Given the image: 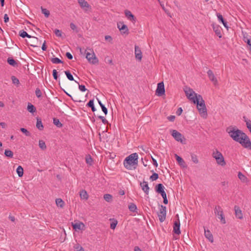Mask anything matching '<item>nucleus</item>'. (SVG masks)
Segmentation results:
<instances>
[{
	"label": "nucleus",
	"instance_id": "obj_1",
	"mask_svg": "<svg viewBox=\"0 0 251 251\" xmlns=\"http://www.w3.org/2000/svg\"><path fill=\"white\" fill-rule=\"evenodd\" d=\"M226 131L234 141L239 143L244 148L251 150V142L246 133L232 126L227 127Z\"/></svg>",
	"mask_w": 251,
	"mask_h": 251
},
{
	"label": "nucleus",
	"instance_id": "obj_2",
	"mask_svg": "<svg viewBox=\"0 0 251 251\" xmlns=\"http://www.w3.org/2000/svg\"><path fill=\"white\" fill-rule=\"evenodd\" d=\"M195 104H197V107L201 116L203 118H206L207 116V109L204 101L201 95H198V100L195 101Z\"/></svg>",
	"mask_w": 251,
	"mask_h": 251
},
{
	"label": "nucleus",
	"instance_id": "obj_3",
	"mask_svg": "<svg viewBox=\"0 0 251 251\" xmlns=\"http://www.w3.org/2000/svg\"><path fill=\"white\" fill-rule=\"evenodd\" d=\"M138 155L137 153H133L126 158L124 161V165L127 169H131V166L137 165L138 163Z\"/></svg>",
	"mask_w": 251,
	"mask_h": 251
},
{
	"label": "nucleus",
	"instance_id": "obj_4",
	"mask_svg": "<svg viewBox=\"0 0 251 251\" xmlns=\"http://www.w3.org/2000/svg\"><path fill=\"white\" fill-rule=\"evenodd\" d=\"M85 54L86 57L89 62L94 64L98 62L99 60L92 49L87 48L85 50Z\"/></svg>",
	"mask_w": 251,
	"mask_h": 251
},
{
	"label": "nucleus",
	"instance_id": "obj_5",
	"mask_svg": "<svg viewBox=\"0 0 251 251\" xmlns=\"http://www.w3.org/2000/svg\"><path fill=\"white\" fill-rule=\"evenodd\" d=\"M214 213L218 218L220 219L221 222L222 224H226V221L223 213V210L221 207L219 205L216 206L214 208Z\"/></svg>",
	"mask_w": 251,
	"mask_h": 251
},
{
	"label": "nucleus",
	"instance_id": "obj_6",
	"mask_svg": "<svg viewBox=\"0 0 251 251\" xmlns=\"http://www.w3.org/2000/svg\"><path fill=\"white\" fill-rule=\"evenodd\" d=\"M166 216V207L162 205H161V208L158 213V216L160 222H163L165 221Z\"/></svg>",
	"mask_w": 251,
	"mask_h": 251
},
{
	"label": "nucleus",
	"instance_id": "obj_7",
	"mask_svg": "<svg viewBox=\"0 0 251 251\" xmlns=\"http://www.w3.org/2000/svg\"><path fill=\"white\" fill-rule=\"evenodd\" d=\"M172 135L175 139V140L178 142L182 143V139H184V137L182 135L176 130H172Z\"/></svg>",
	"mask_w": 251,
	"mask_h": 251
},
{
	"label": "nucleus",
	"instance_id": "obj_8",
	"mask_svg": "<svg viewBox=\"0 0 251 251\" xmlns=\"http://www.w3.org/2000/svg\"><path fill=\"white\" fill-rule=\"evenodd\" d=\"M165 90L164 83L163 82H159L157 84L156 93L159 96H161L165 94Z\"/></svg>",
	"mask_w": 251,
	"mask_h": 251
},
{
	"label": "nucleus",
	"instance_id": "obj_9",
	"mask_svg": "<svg viewBox=\"0 0 251 251\" xmlns=\"http://www.w3.org/2000/svg\"><path fill=\"white\" fill-rule=\"evenodd\" d=\"M155 190L157 193L160 194L162 198H164L166 193L164 191V187L161 183H159L155 186Z\"/></svg>",
	"mask_w": 251,
	"mask_h": 251
},
{
	"label": "nucleus",
	"instance_id": "obj_10",
	"mask_svg": "<svg viewBox=\"0 0 251 251\" xmlns=\"http://www.w3.org/2000/svg\"><path fill=\"white\" fill-rule=\"evenodd\" d=\"M118 28L120 30L121 33L122 34H128V29L127 26L125 25L123 23L119 22L117 24Z\"/></svg>",
	"mask_w": 251,
	"mask_h": 251
},
{
	"label": "nucleus",
	"instance_id": "obj_11",
	"mask_svg": "<svg viewBox=\"0 0 251 251\" xmlns=\"http://www.w3.org/2000/svg\"><path fill=\"white\" fill-rule=\"evenodd\" d=\"M207 75L209 79L213 83V84L215 86L218 85V80L215 76V75L212 70H209L207 72Z\"/></svg>",
	"mask_w": 251,
	"mask_h": 251
},
{
	"label": "nucleus",
	"instance_id": "obj_12",
	"mask_svg": "<svg viewBox=\"0 0 251 251\" xmlns=\"http://www.w3.org/2000/svg\"><path fill=\"white\" fill-rule=\"evenodd\" d=\"M80 7L85 11L91 8V6L85 0H77Z\"/></svg>",
	"mask_w": 251,
	"mask_h": 251
},
{
	"label": "nucleus",
	"instance_id": "obj_13",
	"mask_svg": "<svg viewBox=\"0 0 251 251\" xmlns=\"http://www.w3.org/2000/svg\"><path fill=\"white\" fill-rule=\"evenodd\" d=\"M180 221L178 218L177 220L174 223L173 226V232L176 234L179 235L181 233L180 230Z\"/></svg>",
	"mask_w": 251,
	"mask_h": 251
},
{
	"label": "nucleus",
	"instance_id": "obj_14",
	"mask_svg": "<svg viewBox=\"0 0 251 251\" xmlns=\"http://www.w3.org/2000/svg\"><path fill=\"white\" fill-rule=\"evenodd\" d=\"M135 58L139 61H141L142 58V53L140 48L139 46H135Z\"/></svg>",
	"mask_w": 251,
	"mask_h": 251
},
{
	"label": "nucleus",
	"instance_id": "obj_15",
	"mask_svg": "<svg viewBox=\"0 0 251 251\" xmlns=\"http://www.w3.org/2000/svg\"><path fill=\"white\" fill-rule=\"evenodd\" d=\"M125 14L126 18L130 21H131L133 23H135L136 22V19L134 17V16L132 14V13L128 10H126L125 11Z\"/></svg>",
	"mask_w": 251,
	"mask_h": 251
},
{
	"label": "nucleus",
	"instance_id": "obj_16",
	"mask_svg": "<svg viewBox=\"0 0 251 251\" xmlns=\"http://www.w3.org/2000/svg\"><path fill=\"white\" fill-rule=\"evenodd\" d=\"M234 210L236 217L239 219H242L243 218V216L240 207L238 206L235 205L234 206Z\"/></svg>",
	"mask_w": 251,
	"mask_h": 251
},
{
	"label": "nucleus",
	"instance_id": "obj_17",
	"mask_svg": "<svg viewBox=\"0 0 251 251\" xmlns=\"http://www.w3.org/2000/svg\"><path fill=\"white\" fill-rule=\"evenodd\" d=\"M140 186L142 190L146 193V194L148 195L150 188L149 187L148 182L143 181L142 182L140 183Z\"/></svg>",
	"mask_w": 251,
	"mask_h": 251
},
{
	"label": "nucleus",
	"instance_id": "obj_18",
	"mask_svg": "<svg viewBox=\"0 0 251 251\" xmlns=\"http://www.w3.org/2000/svg\"><path fill=\"white\" fill-rule=\"evenodd\" d=\"M212 27L215 34L219 37H222L221 28L219 25L213 24Z\"/></svg>",
	"mask_w": 251,
	"mask_h": 251
},
{
	"label": "nucleus",
	"instance_id": "obj_19",
	"mask_svg": "<svg viewBox=\"0 0 251 251\" xmlns=\"http://www.w3.org/2000/svg\"><path fill=\"white\" fill-rule=\"evenodd\" d=\"M215 160L217 163L219 165L224 166L226 164V162L223 155H221L220 157H215Z\"/></svg>",
	"mask_w": 251,
	"mask_h": 251
},
{
	"label": "nucleus",
	"instance_id": "obj_20",
	"mask_svg": "<svg viewBox=\"0 0 251 251\" xmlns=\"http://www.w3.org/2000/svg\"><path fill=\"white\" fill-rule=\"evenodd\" d=\"M204 235H205V237L207 239H208V240L211 243L213 242V241H214L213 236L209 230H208V229L206 230L205 229H204Z\"/></svg>",
	"mask_w": 251,
	"mask_h": 251
},
{
	"label": "nucleus",
	"instance_id": "obj_21",
	"mask_svg": "<svg viewBox=\"0 0 251 251\" xmlns=\"http://www.w3.org/2000/svg\"><path fill=\"white\" fill-rule=\"evenodd\" d=\"M72 226L73 227V228L75 230H77V229L80 230V229H82L84 227L85 225L82 222H79V223L73 224Z\"/></svg>",
	"mask_w": 251,
	"mask_h": 251
},
{
	"label": "nucleus",
	"instance_id": "obj_22",
	"mask_svg": "<svg viewBox=\"0 0 251 251\" xmlns=\"http://www.w3.org/2000/svg\"><path fill=\"white\" fill-rule=\"evenodd\" d=\"M238 177L243 182L247 183L249 181L248 178L240 172L238 173Z\"/></svg>",
	"mask_w": 251,
	"mask_h": 251
},
{
	"label": "nucleus",
	"instance_id": "obj_23",
	"mask_svg": "<svg viewBox=\"0 0 251 251\" xmlns=\"http://www.w3.org/2000/svg\"><path fill=\"white\" fill-rule=\"evenodd\" d=\"M187 98L193 101L194 103H195V101H197L198 99V95L197 94H192L190 95H188Z\"/></svg>",
	"mask_w": 251,
	"mask_h": 251
},
{
	"label": "nucleus",
	"instance_id": "obj_24",
	"mask_svg": "<svg viewBox=\"0 0 251 251\" xmlns=\"http://www.w3.org/2000/svg\"><path fill=\"white\" fill-rule=\"evenodd\" d=\"M217 18H218V20H219L220 21H221V22L223 23V24L224 26L226 28H227V29L228 27V26H227V23H226V21H225V20L224 19V18H223V16H222L221 14H220V13H219L217 14Z\"/></svg>",
	"mask_w": 251,
	"mask_h": 251
},
{
	"label": "nucleus",
	"instance_id": "obj_25",
	"mask_svg": "<svg viewBox=\"0 0 251 251\" xmlns=\"http://www.w3.org/2000/svg\"><path fill=\"white\" fill-rule=\"evenodd\" d=\"M36 127L40 130H42L44 128L41 119L40 118H37Z\"/></svg>",
	"mask_w": 251,
	"mask_h": 251
},
{
	"label": "nucleus",
	"instance_id": "obj_26",
	"mask_svg": "<svg viewBox=\"0 0 251 251\" xmlns=\"http://www.w3.org/2000/svg\"><path fill=\"white\" fill-rule=\"evenodd\" d=\"M183 90L185 92L186 97H187L188 95H190L192 94H195V93L192 89H191L189 87H185L183 88Z\"/></svg>",
	"mask_w": 251,
	"mask_h": 251
},
{
	"label": "nucleus",
	"instance_id": "obj_27",
	"mask_svg": "<svg viewBox=\"0 0 251 251\" xmlns=\"http://www.w3.org/2000/svg\"><path fill=\"white\" fill-rule=\"evenodd\" d=\"M79 195L82 199L86 200L88 199V195L87 192L84 190H82L79 192Z\"/></svg>",
	"mask_w": 251,
	"mask_h": 251
},
{
	"label": "nucleus",
	"instance_id": "obj_28",
	"mask_svg": "<svg viewBox=\"0 0 251 251\" xmlns=\"http://www.w3.org/2000/svg\"><path fill=\"white\" fill-rule=\"evenodd\" d=\"M175 157L176 158V160H177V161L178 162L180 166H183V167H185V162L184 161V160H183V159L181 157L177 155L176 154H175Z\"/></svg>",
	"mask_w": 251,
	"mask_h": 251
},
{
	"label": "nucleus",
	"instance_id": "obj_29",
	"mask_svg": "<svg viewBox=\"0 0 251 251\" xmlns=\"http://www.w3.org/2000/svg\"><path fill=\"white\" fill-rule=\"evenodd\" d=\"M221 155H223L217 149H214L213 150L212 156L215 159V157H220Z\"/></svg>",
	"mask_w": 251,
	"mask_h": 251
},
{
	"label": "nucleus",
	"instance_id": "obj_30",
	"mask_svg": "<svg viewBox=\"0 0 251 251\" xmlns=\"http://www.w3.org/2000/svg\"><path fill=\"white\" fill-rule=\"evenodd\" d=\"M55 202L57 206L60 208H63L64 206V202L61 199H56L55 200Z\"/></svg>",
	"mask_w": 251,
	"mask_h": 251
},
{
	"label": "nucleus",
	"instance_id": "obj_31",
	"mask_svg": "<svg viewBox=\"0 0 251 251\" xmlns=\"http://www.w3.org/2000/svg\"><path fill=\"white\" fill-rule=\"evenodd\" d=\"M27 109L29 112L32 113L35 112L36 110L34 106L30 103L27 105Z\"/></svg>",
	"mask_w": 251,
	"mask_h": 251
},
{
	"label": "nucleus",
	"instance_id": "obj_32",
	"mask_svg": "<svg viewBox=\"0 0 251 251\" xmlns=\"http://www.w3.org/2000/svg\"><path fill=\"white\" fill-rule=\"evenodd\" d=\"M19 35L21 37H22V38H25V37H28V38H31L32 36H30V35L28 34L27 33L23 30H22L21 31H20L19 32Z\"/></svg>",
	"mask_w": 251,
	"mask_h": 251
},
{
	"label": "nucleus",
	"instance_id": "obj_33",
	"mask_svg": "<svg viewBox=\"0 0 251 251\" xmlns=\"http://www.w3.org/2000/svg\"><path fill=\"white\" fill-rule=\"evenodd\" d=\"M17 173L19 177H21L24 174L23 168L21 166H19L16 170Z\"/></svg>",
	"mask_w": 251,
	"mask_h": 251
},
{
	"label": "nucleus",
	"instance_id": "obj_34",
	"mask_svg": "<svg viewBox=\"0 0 251 251\" xmlns=\"http://www.w3.org/2000/svg\"><path fill=\"white\" fill-rule=\"evenodd\" d=\"M53 123L58 127H61L63 126L59 120L57 118H54L53 119Z\"/></svg>",
	"mask_w": 251,
	"mask_h": 251
},
{
	"label": "nucleus",
	"instance_id": "obj_35",
	"mask_svg": "<svg viewBox=\"0 0 251 251\" xmlns=\"http://www.w3.org/2000/svg\"><path fill=\"white\" fill-rule=\"evenodd\" d=\"M110 221H112V223L110 224V228L112 229H114L118 224V221L114 219H110Z\"/></svg>",
	"mask_w": 251,
	"mask_h": 251
},
{
	"label": "nucleus",
	"instance_id": "obj_36",
	"mask_svg": "<svg viewBox=\"0 0 251 251\" xmlns=\"http://www.w3.org/2000/svg\"><path fill=\"white\" fill-rule=\"evenodd\" d=\"M39 147L42 150H45L47 149V146L45 144V142L43 140H39Z\"/></svg>",
	"mask_w": 251,
	"mask_h": 251
},
{
	"label": "nucleus",
	"instance_id": "obj_37",
	"mask_svg": "<svg viewBox=\"0 0 251 251\" xmlns=\"http://www.w3.org/2000/svg\"><path fill=\"white\" fill-rule=\"evenodd\" d=\"M7 62L8 63L12 66H15L16 65H17V62H16V61L13 59L12 58H10V57H9L8 59H7Z\"/></svg>",
	"mask_w": 251,
	"mask_h": 251
},
{
	"label": "nucleus",
	"instance_id": "obj_38",
	"mask_svg": "<svg viewBox=\"0 0 251 251\" xmlns=\"http://www.w3.org/2000/svg\"><path fill=\"white\" fill-rule=\"evenodd\" d=\"M4 155L7 157L12 158L13 156V153L10 150H5L4 151Z\"/></svg>",
	"mask_w": 251,
	"mask_h": 251
},
{
	"label": "nucleus",
	"instance_id": "obj_39",
	"mask_svg": "<svg viewBox=\"0 0 251 251\" xmlns=\"http://www.w3.org/2000/svg\"><path fill=\"white\" fill-rule=\"evenodd\" d=\"M128 209L131 212H135L137 209V206L135 204L131 203L128 205Z\"/></svg>",
	"mask_w": 251,
	"mask_h": 251
},
{
	"label": "nucleus",
	"instance_id": "obj_40",
	"mask_svg": "<svg viewBox=\"0 0 251 251\" xmlns=\"http://www.w3.org/2000/svg\"><path fill=\"white\" fill-rule=\"evenodd\" d=\"M98 102H99L100 105V106L102 111L104 112L105 115H106L107 114V112H108L107 109L105 107L104 105H103L101 103V102L100 100H98Z\"/></svg>",
	"mask_w": 251,
	"mask_h": 251
},
{
	"label": "nucleus",
	"instance_id": "obj_41",
	"mask_svg": "<svg viewBox=\"0 0 251 251\" xmlns=\"http://www.w3.org/2000/svg\"><path fill=\"white\" fill-rule=\"evenodd\" d=\"M75 251H85L84 249L79 244H76L74 246Z\"/></svg>",
	"mask_w": 251,
	"mask_h": 251
},
{
	"label": "nucleus",
	"instance_id": "obj_42",
	"mask_svg": "<svg viewBox=\"0 0 251 251\" xmlns=\"http://www.w3.org/2000/svg\"><path fill=\"white\" fill-rule=\"evenodd\" d=\"M42 13L44 14L45 16L47 18L49 17L50 14L49 10L46 8H44L41 7Z\"/></svg>",
	"mask_w": 251,
	"mask_h": 251
},
{
	"label": "nucleus",
	"instance_id": "obj_43",
	"mask_svg": "<svg viewBox=\"0 0 251 251\" xmlns=\"http://www.w3.org/2000/svg\"><path fill=\"white\" fill-rule=\"evenodd\" d=\"M243 118L245 120V122L246 123L247 128L249 129L250 132L251 133V121L248 120L245 117H244Z\"/></svg>",
	"mask_w": 251,
	"mask_h": 251
},
{
	"label": "nucleus",
	"instance_id": "obj_44",
	"mask_svg": "<svg viewBox=\"0 0 251 251\" xmlns=\"http://www.w3.org/2000/svg\"><path fill=\"white\" fill-rule=\"evenodd\" d=\"M65 74H66L68 79L71 81L74 80V77L73 75L71 74V73L69 71H65Z\"/></svg>",
	"mask_w": 251,
	"mask_h": 251
},
{
	"label": "nucleus",
	"instance_id": "obj_45",
	"mask_svg": "<svg viewBox=\"0 0 251 251\" xmlns=\"http://www.w3.org/2000/svg\"><path fill=\"white\" fill-rule=\"evenodd\" d=\"M51 61L52 63L54 64H59L63 63V61L57 57L52 58L51 59Z\"/></svg>",
	"mask_w": 251,
	"mask_h": 251
},
{
	"label": "nucleus",
	"instance_id": "obj_46",
	"mask_svg": "<svg viewBox=\"0 0 251 251\" xmlns=\"http://www.w3.org/2000/svg\"><path fill=\"white\" fill-rule=\"evenodd\" d=\"M192 161L195 164H198L199 163V160L197 158V156L193 153L191 154Z\"/></svg>",
	"mask_w": 251,
	"mask_h": 251
},
{
	"label": "nucleus",
	"instance_id": "obj_47",
	"mask_svg": "<svg viewBox=\"0 0 251 251\" xmlns=\"http://www.w3.org/2000/svg\"><path fill=\"white\" fill-rule=\"evenodd\" d=\"M33 39L31 41V44L30 46L33 47H36L37 46L35 44L37 42L38 38L36 37H32Z\"/></svg>",
	"mask_w": 251,
	"mask_h": 251
},
{
	"label": "nucleus",
	"instance_id": "obj_48",
	"mask_svg": "<svg viewBox=\"0 0 251 251\" xmlns=\"http://www.w3.org/2000/svg\"><path fill=\"white\" fill-rule=\"evenodd\" d=\"M103 198L106 201L109 202L112 200V196L110 194H105Z\"/></svg>",
	"mask_w": 251,
	"mask_h": 251
},
{
	"label": "nucleus",
	"instance_id": "obj_49",
	"mask_svg": "<svg viewBox=\"0 0 251 251\" xmlns=\"http://www.w3.org/2000/svg\"><path fill=\"white\" fill-rule=\"evenodd\" d=\"M20 130L23 132L24 133V134H25V135L27 136H30V132L25 128H20Z\"/></svg>",
	"mask_w": 251,
	"mask_h": 251
},
{
	"label": "nucleus",
	"instance_id": "obj_50",
	"mask_svg": "<svg viewBox=\"0 0 251 251\" xmlns=\"http://www.w3.org/2000/svg\"><path fill=\"white\" fill-rule=\"evenodd\" d=\"M11 79L13 83L17 85H19L20 84V81L19 79L17 78H16L15 76H12L11 77Z\"/></svg>",
	"mask_w": 251,
	"mask_h": 251
},
{
	"label": "nucleus",
	"instance_id": "obj_51",
	"mask_svg": "<svg viewBox=\"0 0 251 251\" xmlns=\"http://www.w3.org/2000/svg\"><path fill=\"white\" fill-rule=\"evenodd\" d=\"M158 178V175L157 173H154L151 176L150 179L152 181L156 180Z\"/></svg>",
	"mask_w": 251,
	"mask_h": 251
},
{
	"label": "nucleus",
	"instance_id": "obj_52",
	"mask_svg": "<svg viewBox=\"0 0 251 251\" xmlns=\"http://www.w3.org/2000/svg\"><path fill=\"white\" fill-rule=\"evenodd\" d=\"M35 94L37 98H39L41 97L42 92L40 89L38 88H37L35 90Z\"/></svg>",
	"mask_w": 251,
	"mask_h": 251
},
{
	"label": "nucleus",
	"instance_id": "obj_53",
	"mask_svg": "<svg viewBox=\"0 0 251 251\" xmlns=\"http://www.w3.org/2000/svg\"><path fill=\"white\" fill-rule=\"evenodd\" d=\"M98 118L100 119L102 123L104 124V125L108 124V121L104 117L101 116H99Z\"/></svg>",
	"mask_w": 251,
	"mask_h": 251
},
{
	"label": "nucleus",
	"instance_id": "obj_54",
	"mask_svg": "<svg viewBox=\"0 0 251 251\" xmlns=\"http://www.w3.org/2000/svg\"><path fill=\"white\" fill-rule=\"evenodd\" d=\"M54 33H55L56 36L57 37H61L62 36V32L61 30H60L59 29H55L54 30Z\"/></svg>",
	"mask_w": 251,
	"mask_h": 251
},
{
	"label": "nucleus",
	"instance_id": "obj_55",
	"mask_svg": "<svg viewBox=\"0 0 251 251\" xmlns=\"http://www.w3.org/2000/svg\"><path fill=\"white\" fill-rule=\"evenodd\" d=\"M66 94L69 96V97H70L72 99V100H74V101H77V102H81V100H79L78 98L77 97H75L74 98H73L70 95H69V94L66 93Z\"/></svg>",
	"mask_w": 251,
	"mask_h": 251
},
{
	"label": "nucleus",
	"instance_id": "obj_56",
	"mask_svg": "<svg viewBox=\"0 0 251 251\" xmlns=\"http://www.w3.org/2000/svg\"><path fill=\"white\" fill-rule=\"evenodd\" d=\"M52 75L54 79L57 80L58 78L57 72L55 69L53 70Z\"/></svg>",
	"mask_w": 251,
	"mask_h": 251
},
{
	"label": "nucleus",
	"instance_id": "obj_57",
	"mask_svg": "<svg viewBox=\"0 0 251 251\" xmlns=\"http://www.w3.org/2000/svg\"><path fill=\"white\" fill-rule=\"evenodd\" d=\"M244 41L247 43L249 46H251V39H248L244 35Z\"/></svg>",
	"mask_w": 251,
	"mask_h": 251
},
{
	"label": "nucleus",
	"instance_id": "obj_58",
	"mask_svg": "<svg viewBox=\"0 0 251 251\" xmlns=\"http://www.w3.org/2000/svg\"><path fill=\"white\" fill-rule=\"evenodd\" d=\"M79 89L82 92H84L87 90L83 85H79Z\"/></svg>",
	"mask_w": 251,
	"mask_h": 251
},
{
	"label": "nucleus",
	"instance_id": "obj_59",
	"mask_svg": "<svg viewBox=\"0 0 251 251\" xmlns=\"http://www.w3.org/2000/svg\"><path fill=\"white\" fill-rule=\"evenodd\" d=\"M93 105H94L93 100H90L87 104V106L89 107H91V106H93Z\"/></svg>",
	"mask_w": 251,
	"mask_h": 251
},
{
	"label": "nucleus",
	"instance_id": "obj_60",
	"mask_svg": "<svg viewBox=\"0 0 251 251\" xmlns=\"http://www.w3.org/2000/svg\"><path fill=\"white\" fill-rule=\"evenodd\" d=\"M182 112V109L181 108V107H179L177 109L176 112V114L179 116L181 114Z\"/></svg>",
	"mask_w": 251,
	"mask_h": 251
},
{
	"label": "nucleus",
	"instance_id": "obj_61",
	"mask_svg": "<svg viewBox=\"0 0 251 251\" xmlns=\"http://www.w3.org/2000/svg\"><path fill=\"white\" fill-rule=\"evenodd\" d=\"M66 57L69 59H73V55L71 54V53L69 52H67L66 53Z\"/></svg>",
	"mask_w": 251,
	"mask_h": 251
},
{
	"label": "nucleus",
	"instance_id": "obj_62",
	"mask_svg": "<svg viewBox=\"0 0 251 251\" xmlns=\"http://www.w3.org/2000/svg\"><path fill=\"white\" fill-rule=\"evenodd\" d=\"M4 21L5 23H7L9 21V17L7 14H5L4 15Z\"/></svg>",
	"mask_w": 251,
	"mask_h": 251
},
{
	"label": "nucleus",
	"instance_id": "obj_63",
	"mask_svg": "<svg viewBox=\"0 0 251 251\" xmlns=\"http://www.w3.org/2000/svg\"><path fill=\"white\" fill-rule=\"evenodd\" d=\"M168 119L171 122H173L175 119V116H170L168 117Z\"/></svg>",
	"mask_w": 251,
	"mask_h": 251
},
{
	"label": "nucleus",
	"instance_id": "obj_64",
	"mask_svg": "<svg viewBox=\"0 0 251 251\" xmlns=\"http://www.w3.org/2000/svg\"><path fill=\"white\" fill-rule=\"evenodd\" d=\"M70 27L72 30H74L76 28V25L73 23L70 24Z\"/></svg>",
	"mask_w": 251,
	"mask_h": 251
}]
</instances>
